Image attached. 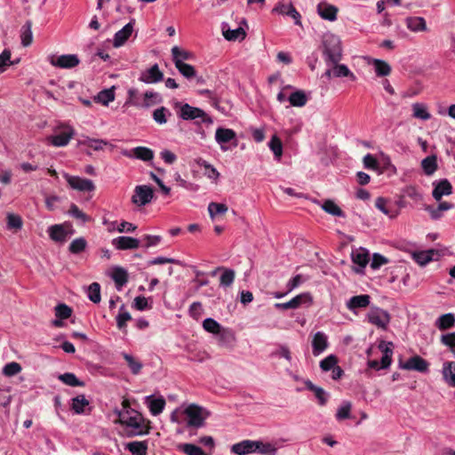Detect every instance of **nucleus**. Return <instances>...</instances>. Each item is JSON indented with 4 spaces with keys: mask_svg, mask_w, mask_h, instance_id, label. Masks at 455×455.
<instances>
[{
    "mask_svg": "<svg viewBox=\"0 0 455 455\" xmlns=\"http://www.w3.org/2000/svg\"><path fill=\"white\" fill-rule=\"evenodd\" d=\"M118 420L116 423L125 427V435L127 437H133L138 435H144L148 433V427L145 423V419L137 411L125 410L116 411Z\"/></svg>",
    "mask_w": 455,
    "mask_h": 455,
    "instance_id": "nucleus-1",
    "label": "nucleus"
},
{
    "mask_svg": "<svg viewBox=\"0 0 455 455\" xmlns=\"http://www.w3.org/2000/svg\"><path fill=\"white\" fill-rule=\"evenodd\" d=\"M321 49L326 65L341 60L343 50L341 41L338 36L331 33L323 35Z\"/></svg>",
    "mask_w": 455,
    "mask_h": 455,
    "instance_id": "nucleus-2",
    "label": "nucleus"
},
{
    "mask_svg": "<svg viewBox=\"0 0 455 455\" xmlns=\"http://www.w3.org/2000/svg\"><path fill=\"white\" fill-rule=\"evenodd\" d=\"M178 107L180 108V110L178 111V116L182 120L188 121L200 118L202 123H212V118L209 117L207 114L199 108L192 107L188 103L181 104L180 102H177L176 108Z\"/></svg>",
    "mask_w": 455,
    "mask_h": 455,
    "instance_id": "nucleus-3",
    "label": "nucleus"
},
{
    "mask_svg": "<svg viewBox=\"0 0 455 455\" xmlns=\"http://www.w3.org/2000/svg\"><path fill=\"white\" fill-rule=\"evenodd\" d=\"M328 68L323 74V77H326L328 80L332 77H347L351 81H355V75L348 68V67L345 64L337 63H329L326 65Z\"/></svg>",
    "mask_w": 455,
    "mask_h": 455,
    "instance_id": "nucleus-4",
    "label": "nucleus"
},
{
    "mask_svg": "<svg viewBox=\"0 0 455 455\" xmlns=\"http://www.w3.org/2000/svg\"><path fill=\"white\" fill-rule=\"evenodd\" d=\"M184 413L188 417V427L199 428L204 426L206 417L203 416L202 407L194 403L190 404L185 409Z\"/></svg>",
    "mask_w": 455,
    "mask_h": 455,
    "instance_id": "nucleus-5",
    "label": "nucleus"
},
{
    "mask_svg": "<svg viewBox=\"0 0 455 455\" xmlns=\"http://www.w3.org/2000/svg\"><path fill=\"white\" fill-rule=\"evenodd\" d=\"M154 197V190L148 185H138L134 188L132 196V203L137 206H145L149 204Z\"/></svg>",
    "mask_w": 455,
    "mask_h": 455,
    "instance_id": "nucleus-6",
    "label": "nucleus"
},
{
    "mask_svg": "<svg viewBox=\"0 0 455 455\" xmlns=\"http://www.w3.org/2000/svg\"><path fill=\"white\" fill-rule=\"evenodd\" d=\"M398 366L403 370L416 371L421 373H425L428 371L429 363L421 356L416 355L410 357L404 363L400 358Z\"/></svg>",
    "mask_w": 455,
    "mask_h": 455,
    "instance_id": "nucleus-7",
    "label": "nucleus"
},
{
    "mask_svg": "<svg viewBox=\"0 0 455 455\" xmlns=\"http://www.w3.org/2000/svg\"><path fill=\"white\" fill-rule=\"evenodd\" d=\"M49 62L60 68H73L80 63V60L76 54H63L60 56H50Z\"/></svg>",
    "mask_w": 455,
    "mask_h": 455,
    "instance_id": "nucleus-8",
    "label": "nucleus"
},
{
    "mask_svg": "<svg viewBox=\"0 0 455 455\" xmlns=\"http://www.w3.org/2000/svg\"><path fill=\"white\" fill-rule=\"evenodd\" d=\"M75 135V130L70 126H66L60 132L47 137L46 140L54 147H65Z\"/></svg>",
    "mask_w": 455,
    "mask_h": 455,
    "instance_id": "nucleus-9",
    "label": "nucleus"
},
{
    "mask_svg": "<svg viewBox=\"0 0 455 455\" xmlns=\"http://www.w3.org/2000/svg\"><path fill=\"white\" fill-rule=\"evenodd\" d=\"M64 178L71 188L81 192H91L95 189L94 183L88 179H83L78 176H72L68 173L64 174Z\"/></svg>",
    "mask_w": 455,
    "mask_h": 455,
    "instance_id": "nucleus-10",
    "label": "nucleus"
},
{
    "mask_svg": "<svg viewBox=\"0 0 455 455\" xmlns=\"http://www.w3.org/2000/svg\"><path fill=\"white\" fill-rule=\"evenodd\" d=\"M303 304H307V305L312 304V297H311L310 293H308V292L300 293L287 302L275 303V307L277 309H281V310L296 309Z\"/></svg>",
    "mask_w": 455,
    "mask_h": 455,
    "instance_id": "nucleus-11",
    "label": "nucleus"
},
{
    "mask_svg": "<svg viewBox=\"0 0 455 455\" xmlns=\"http://www.w3.org/2000/svg\"><path fill=\"white\" fill-rule=\"evenodd\" d=\"M368 320L371 323L385 330L390 322V315L384 309L374 307L369 312Z\"/></svg>",
    "mask_w": 455,
    "mask_h": 455,
    "instance_id": "nucleus-12",
    "label": "nucleus"
},
{
    "mask_svg": "<svg viewBox=\"0 0 455 455\" xmlns=\"http://www.w3.org/2000/svg\"><path fill=\"white\" fill-rule=\"evenodd\" d=\"M215 140L220 144L221 150L227 151L228 149L225 146L227 143L234 140V146H236V133L232 129L219 127L215 132Z\"/></svg>",
    "mask_w": 455,
    "mask_h": 455,
    "instance_id": "nucleus-13",
    "label": "nucleus"
},
{
    "mask_svg": "<svg viewBox=\"0 0 455 455\" xmlns=\"http://www.w3.org/2000/svg\"><path fill=\"white\" fill-rule=\"evenodd\" d=\"M164 79V73L160 70L157 64H154L149 68L142 71L140 75L139 81L147 84H156Z\"/></svg>",
    "mask_w": 455,
    "mask_h": 455,
    "instance_id": "nucleus-14",
    "label": "nucleus"
},
{
    "mask_svg": "<svg viewBox=\"0 0 455 455\" xmlns=\"http://www.w3.org/2000/svg\"><path fill=\"white\" fill-rule=\"evenodd\" d=\"M122 155L128 158H136L144 162L154 158V151L147 147H136L131 150L124 149L122 151Z\"/></svg>",
    "mask_w": 455,
    "mask_h": 455,
    "instance_id": "nucleus-15",
    "label": "nucleus"
},
{
    "mask_svg": "<svg viewBox=\"0 0 455 455\" xmlns=\"http://www.w3.org/2000/svg\"><path fill=\"white\" fill-rule=\"evenodd\" d=\"M433 186L432 196L436 201H440L443 196L452 194V185L447 179L435 180L433 182Z\"/></svg>",
    "mask_w": 455,
    "mask_h": 455,
    "instance_id": "nucleus-16",
    "label": "nucleus"
},
{
    "mask_svg": "<svg viewBox=\"0 0 455 455\" xmlns=\"http://www.w3.org/2000/svg\"><path fill=\"white\" fill-rule=\"evenodd\" d=\"M259 444L257 440H243L231 446V451L236 455H247L254 453Z\"/></svg>",
    "mask_w": 455,
    "mask_h": 455,
    "instance_id": "nucleus-17",
    "label": "nucleus"
},
{
    "mask_svg": "<svg viewBox=\"0 0 455 455\" xmlns=\"http://www.w3.org/2000/svg\"><path fill=\"white\" fill-rule=\"evenodd\" d=\"M113 246L117 250H133L140 245V240L131 236H118L112 240Z\"/></svg>",
    "mask_w": 455,
    "mask_h": 455,
    "instance_id": "nucleus-18",
    "label": "nucleus"
},
{
    "mask_svg": "<svg viewBox=\"0 0 455 455\" xmlns=\"http://www.w3.org/2000/svg\"><path fill=\"white\" fill-rule=\"evenodd\" d=\"M351 259L353 263L358 266L355 268V271L356 273H362L363 269L369 262V253L364 248H359L352 251Z\"/></svg>",
    "mask_w": 455,
    "mask_h": 455,
    "instance_id": "nucleus-19",
    "label": "nucleus"
},
{
    "mask_svg": "<svg viewBox=\"0 0 455 455\" xmlns=\"http://www.w3.org/2000/svg\"><path fill=\"white\" fill-rule=\"evenodd\" d=\"M329 346L328 337L323 331L315 333L312 339L313 355L317 356L322 354Z\"/></svg>",
    "mask_w": 455,
    "mask_h": 455,
    "instance_id": "nucleus-20",
    "label": "nucleus"
},
{
    "mask_svg": "<svg viewBox=\"0 0 455 455\" xmlns=\"http://www.w3.org/2000/svg\"><path fill=\"white\" fill-rule=\"evenodd\" d=\"M222 35L228 41H242L245 38L246 33L243 28L231 29L227 22L221 24Z\"/></svg>",
    "mask_w": 455,
    "mask_h": 455,
    "instance_id": "nucleus-21",
    "label": "nucleus"
},
{
    "mask_svg": "<svg viewBox=\"0 0 455 455\" xmlns=\"http://www.w3.org/2000/svg\"><path fill=\"white\" fill-rule=\"evenodd\" d=\"M317 13L323 20L334 21L337 20L338 8L325 2H321L317 5Z\"/></svg>",
    "mask_w": 455,
    "mask_h": 455,
    "instance_id": "nucleus-22",
    "label": "nucleus"
},
{
    "mask_svg": "<svg viewBox=\"0 0 455 455\" xmlns=\"http://www.w3.org/2000/svg\"><path fill=\"white\" fill-rule=\"evenodd\" d=\"M306 388L315 394V398L317 399V403L320 406H324L330 397L329 393H327L323 388L315 386L311 380H305Z\"/></svg>",
    "mask_w": 455,
    "mask_h": 455,
    "instance_id": "nucleus-23",
    "label": "nucleus"
},
{
    "mask_svg": "<svg viewBox=\"0 0 455 455\" xmlns=\"http://www.w3.org/2000/svg\"><path fill=\"white\" fill-rule=\"evenodd\" d=\"M454 208V204L449 202H441L436 207L432 205H427L425 210L429 213L430 217L434 220L441 219L443 212Z\"/></svg>",
    "mask_w": 455,
    "mask_h": 455,
    "instance_id": "nucleus-24",
    "label": "nucleus"
},
{
    "mask_svg": "<svg viewBox=\"0 0 455 455\" xmlns=\"http://www.w3.org/2000/svg\"><path fill=\"white\" fill-rule=\"evenodd\" d=\"M371 297L368 294L356 295L350 298L347 303V307L355 312L357 308H364L370 305Z\"/></svg>",
    "mask_w": 455,
    "mask_h": 455,
    "instance_id": "nucleus-25",
    "label": "nucleus"
},
{
    "mask_svg": "<svg viewBox=\"0 0 455 455\" xmlns=\"http://www.w3.org/2000/svg\"><path fill=\"white\" fill-rule=\"evenodd\" d=\"M50 238L54 242L63 243L67 240L68 233L63 224H55L48 228Z\"/></svg>",
    "mask_w": 455,
    "mask_h": 455,
    "instance_id": "nucleus-26",
    "label": "nucleus"
},
{
    "mask_svg": "<svg viewBox=\"0 0 455 455\" xmlns=\"http://www.w3.org/2000/svg\"><path fill=\"white\" fill-rule=\"evenodd\" d=\"M133 31V23L130 21L127 23L122 29L117 31L114 36V46L120 47L122 46L131 36Z\"/></svg>",
    "mask_w": 455,
    "mask_h": 455,
    "instance_id": "nucleus-27",
    "label": "nucleus"
},
{
    "mask_svg": "<svg viewBox=\"0 0 455 455\" xmlns=\"http://www.w3.org/2000/svg\"><path fill=\"white\" fill-rule=\"evenodd\" d=\"M438 256L437 251L430 249L427 251H416L412 254V259L419 265L426 266L430 261L435 259V257Z\"/></svg>",
    "mask_w": 455,
    "mask_h": 455,
    "instance_id": "nucleus-28",
    "label": "nucleus"
},
{
    "mask_svg": "<svg viewBox=\"0 0 455 455\" xmlns=\"http://www.w3.org/2000/svg\"><path fill=\"white\" fill-rule=\"evenodd\" d=\"M274 12H276L283 15L290 16L294 20L296 25L300 24V14L294 8V6L291 4H280L274 8Z\"/></svg>",
    "mask_w": 455,
    "mask_h": 455,
    "instance_id": "nucleus-29",
    "label": "nucleus"
},
{
    "mask_svg": "<svg viewBox=\"0 0 455 455\" xmlns=\"http://www.w3.org/2000/svg\"><path fill=\"white\" fill-rule=\"evenodd\" d=\"M111 278L116 283V290L121 291L128 282V273L124 268L116 267L113 269Z\"/></svg>",
    "mask_w": 455,
    "mask_h": 455,
    "instance_id": "nucleus-30",
    "label": "nucleus"
},
{
    "mask_svg": "<svg viewBox=\"0 0 455 455\" xmlns=\"http://www.w3.org/2000/svg\"><path fill=\"white\" fill-rule=\"evenodd\" d=\"M406 27L412 32H421L427 30V23L422 17H408L405 19Z\"/></svg>",
    "mask_w": 455,
    "mask_h": 455,
    "instance_id": "nucleus-31",
    "label": "nucleus"
},
{
    "mask_svg": "<svg viewBox=\"0 0 455 455\" xmlns=\"http://www.w3.org/2000/svg\"><path fill=\"white\" fill-rule=\"evenodd\" d=\"M442 373L445 382L450 387H455V362H445Z\"/></svg>",
    "mask_w": 455,
    "mask_h": 455,
    "instance_id": "nucleus-32",
    "label": "nucleus"
},
{
    "mask_svg": "<svg viewBox=\"0 0 455 455\" xmlns=\"http://www.w3.org/2000/svg\"><path fill=\"white\" fill-rule=\"evenodd\" d=\"M89 400L86 399L84 395H79L71 400V409L76 414L85 413V409L89 407Z\"/></svg>",
    "mask_w": 455,
    "mask_h": 455,
    "instance_id": "nucleus-33",
    "label": "nucleus"
},
{
    "mask_svg": "<svg viewBox=\"0 0 455 455\" xmlns=\"http://www.w3.org/2000/svg\"><path fill=\"white\" fill-rule=\"evenodd\" d=\"M132 455H147L148 442L133 441L127 443L124 446Z\"/></svg>",
    "mask_w": 455,
    "mask_h": 455,
    "instance_id": "nucleus-34",
    "label": "nucleus"
},
{
    "mask_svg": "<svg viewBox=\"0 0 455 455\" xmlns=\"http://www.w3.org/2000/svg\"><path fill=\"white\" fill-rule=\"evenodd\" d=\"M455 324V315L452 313L443 314L438 317L435 322V326L441 330H447L452 328Z\"/></svg>",
    "mask_w": 455,
    "mask_h": 455,
    "instance_id": "nucleus-35",
    "label": "nucleus"
},
{
    "mask_svg": "<svg viewBox=\"0 0 455 455\" xmlns=\"http://www.w3.org/2000/svg\"><path fill=\"white\" fill-rule=\"evenodd\" d=\"M421 167L426 175L430 176L437 170V160L435 155L428 156L421 161Z\"/></svg>",
    "mask_w": 455,
    "mask_h": 455,
    "instance_id": "nucleus-36",
    "label": "nucleus"
},
{
    "mask_svg": "<svg viewBox=\"0 0 455 455\" xmlns=\"http://www.w3.org/2000/svg\"><path fill=\"white\" fill-rule=\"evenodd\" d=\"M371 63L378 76H387L391 73V67L385 60L373 59Z\"/></svg>",
    "mask_w": 455,
    "mask_h": 455,
    "instance_id": "nucleus-37",
    "label": "nucleus"
},
{
    "mask_svg": "<svg viewBox=\"0 0 455 455\" xmlns=\"http://www.w3.org/2000/svg\"><path fill=\"white\" fill-rule=\"evenodd\" d=\"M288 100L291 106L301 108L307 104V97L304 91L298 90L289 96Z\"/></svg>",
    "mask_w": 455,
    "mask_h": 455,
    "instance_id": "nucleus-38",
    "label": "nucleus"
},
{
    "mask_svg": "<svg viewBox=\"0 0 455 455\" xmlns=\"http://www.w3.org/2000/svg\"><path fill=\"white\" fill-rule=\"evenodd\" d=\"M322 209L332 216L342 218L346 216L345 212L339 208V206L330 199L325 200L323 202V204H322Z\"/></svg>",
    "mask_w": 455,
    "mask_h": 455,
    "instance_id": "nucleus-39",
    "label": "nucleus"
},
{
    "mask_svg": "<svg viewBox=\"0 0 455 455\" xmlns=\"http://www.w3.org/2000/svg\"><path fill=\"white\" fill-rule=\"evenodd\" d=\"M31 28H32V22L30 20H27L26 23L21 27V31H20L21 44L25 47L29 46L33 40V34H32Z\"/></svg>",
    "mask_w": 455,
    "mask_h": 455,
    "instance_id": "nucleus-40",
    "label": "nucleus"
},
{
    "mask_svg": "<svg viewBox=\"0 0 455 455\" xmlns=\"http://www.w3.org/2000/svg\"><path fill=\"white\" fill-rule=\"evenodd\" d=\"M412 111H413V117L427 121L431 118V115L427 110V108L426 105L422 103H414L412 104Z\"/></svg>",
    "mask_w": 455,
    "mask_h": 455,
    "instance_id": "nucleus-41",
    "label": "nucleus"
},
{
    "mask_svg": "<svg viewBox=\"0 0 455 455\" xmlns=\"http://www.w3.org/2000/svg\"><path fill=\"white\" fill-rule=\"evenodd\" d=\"M268 148L273 152L275 159L280 161L283 156V143L276 135L272 136L268 142Z\"/></svg>",
    "mask_w": 455,
    "mask_h": 455,
    "instance_id": "nucleus-42",
    "label": "nucleus"
},
{
    "mask_svg": "<svg viewBox=\"0 0 455 455\" xmlns=\"http://www.w3.org/2000/svg\"><path fill=\"white\" fill-rule=\"evenodd\" d=\"M59 379L69 387H84L85 383L76 378L72 372H66L59 376Z\"/></svg>",
    "mask_w": 455,
    "mask_h": 455,
    "instance_id": "nucleus-43",
    "label": "nucleus"
},
{
    "mask_svg": "<svg viewBox=\"0 0 455 455\" xmlns=\"http://www.w3.org/2000/svg\"><path fill=\"white\" fill-rule=\"evenodd\" d=\"M172 60L175 65H176L177 60L184 62V60L193 59L192 52L183 50V49L180 48L179 46H173L172 48Z\"/></svg>",
    "mask_w": 455,
    "mask_h": 455,
    "instance_id": "nucleus-44",
    "label": "nucleus"
},
{
    "mask_svg": "<svg viewBox=\"0 0 455 455\" xmlns=\"http://www.w3.org/2000/svg\"><path fill=\"white\" fill-rule=\"evenodd\" d=\"M197 164L204 168V174L211 180H216L220 177V172L211 164L204 159H199Z\"/></svg>",
    "mask_w": 455,
    "mask_h": 455,
    "instance_id": "nucleus-45",
    "label": "nucleus"
},
{
    "mask_svg": "<svg viewBox=\"0 0 455 455\" xmlns=\"http://www.w3.org/2000/svg\"><path fill=\"white\" fill-rule=\"evenodd\" d=\"M143 108H148L153 105L160 103L162 101V98L158 92L148 91L143 95Z\"/></svg>",
    "mask_w": 455,
    "mask_h": 455,
    "instance_id": "nucleus-46",
    "label": "nucleus"
},
{
    "mask_svg": "<svg viewBox=\"0 0 455 455\" xmlns=\"http://www.w3.org/2000/svg\"><path fill=\"white\" fill-rule=\"evenodd\" d=\"M123 357L126 361L132 374L137 375L140 372L143 367L142 363H140L134 356L127 353H123Z\"/></svg>",
    "mask_w": 455,
    "mask_h": 455,
    "instance_id": "nucleus-47",
    "label": "nucleus"
},
{
    "mask_svg": "<svg viewBox=\"0 0 455 455\" xmlns=\"http://www.w3.org/2000/svg\"><path fill=\"white\" fill-rule=\"evenodd\" d=\"M132 319L131 314L125 310L124 305H122L119 313L116 317L117 328L124 331L126 328V323Z\"/></svg>",
    "mask_w": 455,
    "mask_h": 455,
    "instance_id": "nucleus-48",
    "label": "nucleus"
},
{
    "mask_svg": "<svg viewBox=\"0 0 455 455\" xmlns=\"http://www.w3.org/2000/svg\"><path fill=\"white\" fill-rule=\"evenodd\" d=\"M175 67L179 70V72L187 79H191L196 76V69L190 64H187L185 62L177 60Z\"/></svg>",
    "mask_w": 455,
    "mask_h": 455,
    "instance_id": "nucleus-49",
    "label": "nucleus"
},
{
    "mask_svg": "<svg viewBox=\"0 0 455 455\" xmlns=\"http://www.w3.org/2000/svg\"><path fill=\"white\" fill-rule=\"evenodd\" d=\"M143 98L140 96L139 91L135 88L128 90V99L125 102L126 105H132L137 108H143Z\"/></svg>",
    "mask_w": 455,
    "mask_h": 455,
    "instance_id": "nucleus-50",
    "label": "nucleus"
},
{
    "mask_svg": "<svg viewBox=\"0 0 455 455\" xmlns=\"http://www.w3.org/2000/svg\"><path fill=\"white\" fill-rule=\"evenodd\" d=\"M78 143L79 145H85L95 151L103 149V147L108 144L107 140L100 139H91L88 137L84 140H80Z\"/></svg>",
    "mask_w": 455,
    "mask_h": 455,
    "instance_id": "nucleus-51",
    "label": "nucleus"
},
{
    "mask_svg": "<svg viewBox=\"0 0 455 455\" xmlns=\"http://www.w3.org/2000/svg\"><path fill=\"white\" fill-rule=\"evenodd\" d=\"M222 274L220 278V285L222 287H229L234 283L235 273L231 268L222 269Z\"/></svg>",
    "mask_w": 455,
    "mask_h": 455,
    "instance_id": "nucleus-52",
    "label": "nucleus"
},
{
    "mask_svg": "<svg viewBox=\"0 0 455 455\" xmlns=\"http://www.w3.org/2000/svg\"><path fill=\"white\" fill-rule=\"evenodd\" d=\"M165 406V400L163 397L152 398L150 400L148 408L152 415L157 416L164 411Z\"/></svg>",
    "mask_w": 455,
    "mask_h": 455,
    "instance_id": "nucleus-53",
    "label": "nucleus"
},
{
    "mask_svg": "<svg viewBox=\"0 0 455 455\" xmlns=\"http://www.w3.org/2000/svg\"><path fill=\"white\" fill-rule=\"evenodd\" d=\"M68 213L81 221V223H86L91 220V218L85 214L83 211L79 209V207L76 204H71Z\"/></svg>",
    "mask_w": 455,
    "mask_h": 455,
    "instance_id": "nucleus-54",
    "label": "nucleus"
},
{
    "mask_svg": "<svg viewBox=\"0 0 455 455\" xmlns=\"http://www.w3.org/2000/svg\"><path fill=\"white\" fill-rule=\"evenodd\" d=\"M178 448L187 455H207L201 447L193 443H182Z\"/></svg>",
    "mask_w": 455,
    "mask_h": 455,
    "instance_id": "nucleus-55",
    "label": "nucleus"
},
{
    "mask_svg": "<svg viewBox=\"0 0 455 455\" xmlns=\"http://www.w3.org/2000/svg\"><path fill=\"white\" fill-rule=\"evenodd\" d=\"M87 242L84 237H78L73 240L69 246L68 251L72 254H78L85 250Z\"/></svg>",
    "mask_w": 455,
    "mask_h": 455,
    "instance_id": "nucleus-56",
    "label": "nucleus"
},
{
    "mask_svg": "<svg viewBox=\"0 0 455 455\" xmlns=\"http://www.w3.org/2000/svg\"><path fill=\"white\" fill-rule=\"evenodd\" d=\"M171 111L165 107L156 108L153 112V119L159 124H164L167 122V116H171Z\"/></svg>",
    "mask_w": 455,
    "mask_h": 455,
    "instance_id": "nucleus-57",
    "label": "nucleus"
},
{
    "mask_svg": "<svg viewBox=\"0 0 455 455\" xmlns=\"http://www.w3.org/2000/svg\"><path fill=\"white\" fill-rule=\"evenodd\" d=\"M87 296L93 303L100 302V285L98 283H91L87 288Z\"/></svg>",
    "mask_w": 455,
    "mask_h": 455,
    "instance_id": "nucleus-58",
    "label": "nucleus"
},
{
    "mask_svg": "<svg viewBox=\"0 0 455 455\" xmlns=\"http://www.w3.org/2000/svg\"><path fill=\"white\" fill-rule=\"evenodd\" d=\"M228 206L225 204L210 203L208 205L209 215L212 220L218 214H224L228 212Z\"/></svg>",
    "mask_w": 455,
    "mask_h": 455,
    "instance_id": "nucleus-59",
    "label": "nucleus"
},
{
    "mask_svg": "<svg viewBox=\"0 0 455 455\" xmlns=\"http://www.w3.org/2000/svg\"><path fill=\"white\" fill-rule=\"evenodd\" d=\"M352 404L348 401H344L340 406L338 408L336 413V419L338 420H343L350 418Z\"/></svg>",
    "mask_w": 455,
    "mask_h": 455,
    "instance_id": "nucleus-60",
    "label": "nucleus"
},
{
    "mask_svg": "<svg viewBox=\"0 0 455 455\" xmlns=\"http://www.w3.org/2000/svg\"><path fill=\"white\" fill-rule=\"evenodd\" d=\"M257 443L259 444V447L257 448L256 452L262 455H276L277 449L272 443H264L259 440H257Z\"/></svg>",
    "mask_w": 455,
    "mask_h": 455,
    "instance_id": "nucleus-61",
    "label": "nucleus"
},
{
    "mask_svg": "<svg viewBox=\"0 0 455 455\" xmlns=\"http://www.w3.org/2000/svg\"><path fill=\"white\" fill-rule=\"evenodd\" d=\"M22 368L20 363L16 362H12L6 363L3 368V374L6 377H12L17 375L21 371Z\"/></svg>",
    "mask_w": 455,
    "mask_h": 455,
    "instance_id": "nucleus-62",
    "label": "nucleus"
},
{
    "mask_svg": "<svg viewBox=\"0 0 455 455\" xmlns=\"http://www.w3.org/2000/svg\"><path fill=\"white\" fill-rule=\"evenodd\" d=\"M204 329L211 333L217 334L220 331L221 326L220 324L214 320L213 318L208 317L203 322Z\"/></svg>",
    "mask_w": 455,
    "mask_h": 455,
    "instance_id": "nucleus-63",
    "label": "nucleus"
},
{
    "mask_svg": "<svg viewBox=\"0 0 455 455\" xmlns=\"http://www.w3.org/2000/svg\"><path fill=\"white\" fill-rule=\"evenodd\" d=\"M441 342L448 347L455 355V332H450L441 336Z\"/></svg>",
    "mask_w": 455,
    "mask_h": 455,
    "instance_id": "nucleus-64",
    "label": "nucleus"
}]
</instances>
